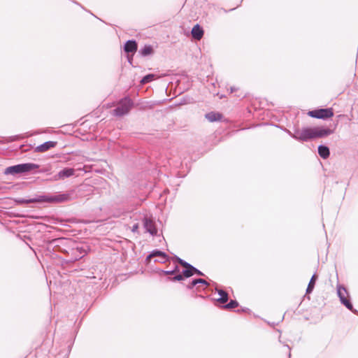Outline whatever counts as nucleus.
<instances>
[{
	"label": "nucleus",
	"instance_id": "obj_1",
	"mask_svg": "<svg viewBox=\"0 0 358 358\" xmlns=\"http://www.w3.org/2000/svg\"><path fill=\"white\" fill-rule=\"evenodd\" d=\"M333 133L334 130L323 126L303 127L296 129L292 137L298 141H308L328 136Z\"/></svg>",
	"mask_w": 358,
	"mask_h": 358
},
{
	"label": "nucleus",
	"instance_id": "obj_2",
	"mask_svg": "<svg viewBox=\"0 0 358 358\" xmlns=\"http://www.w3.org/2000/svg\"><path fill=\"white\" fill-rule=\"evenodd\" d=\"M71 199V196L69 194H57L55 195H43L39 196L37 198L29 199V200H23L22 203H63L68 201Z\"/></svg>",
	"mask_w": 358,
	"mask_h": 358
},
{
	"label": "nucleus",
	"instance_id": "obj_3",
	"mask_svg": "<svg viewBox=\"0 0 358 358\" xmlns=\"http://www.w3.org/2000/svg\"><path fill=\"white\" fill-rule=\"evenodd\" d=\"M39 167L38 165L33 163L21 164L15 166L8 167L5 170V174L15 175L17 173H22L29 172L32 170L36 169Z\"/></svg>",
	"mask_w": 358,
	"mask_h": 358
},
{
	"label": "nucleus",
	"instance_id": "obj_4",
	"mask_svg": "<svg viewBox=\"0 0 358 358\" xmlns=\"http://www.w3.org/2000/svg\"><path fill=\"white\" fill-rule=\"evenodd\" d=\"M308 116L322 120H327L334 116V109L332 108H319L308 112Z\"/></svg>",
	"mask_w": 358,
	"mask_h": 358
},
{
	"label": "nucleus",
	"instance_id": "obj_5",
	"mask_svg": "<svg viewBox=\"0 0 358 358\" xmlns=\"http://www.w3.org/2000/svg\"><path fill=\"white\" fill-rule=\"evenodd\" d=\"M132 106V101L129 98H124L122 99L119 106L114 110V115L117 116H122L127 114Z\"/></svg>",
	"mask_w": 358,
	"mask_h": 358
},
{
	"label": "nucleus",
	"instance_id": "obj_6",
	"mask_svg": "<svg viewBox=\"0 0 358 358\" xmlns=\"http://www.w3.org/2000/svg\"><path fill=\"white\" fill-rule=\"evenodd\" d=\"M337 292L341 303L349 310H352V305L348 299V293L346 289L344 287L339 285L337 289Z\"/></svg>",
	"mask_w": 358,
	"mask_h": 358
},
{
	"label": "nucleus",
	"instance_id": "obj_7",
	"mask_svg": "<svg viewBox=\"0 0 358 358\" xmlns=\"http://www.w3.org/2000/svg\"><path fill=\"white\" fill-rule=\"evenodd\" d=\"M75 173V169L72 168H64L58 172L56 175H55L52 178V180H63L67 178H69L73 176Z\"/></svg>",
	"mask_w": 358,
	"mask_h": 358
},
{
	"label": "nucleus",
	"instance_id": "obj_8",
	"mask_svg": "<svg viewBox=\"0 0 358 358\" xmlns=\"http://www.w3.org/2000/svg\"><path fill=\"white\" fill-rule=\"evenodd\" d=\"M176 260L181 266H182L185 268L182 272L184 277H191L194 274L196 271H197V269L196 268H194L189 264L187 263L186 262L183 261L182 259L177 258Z\"/></svg>",
	"mask_w": 358,
	"mask_h": 358
},
{
	"label": "nucleus",
	"instance_id": "obj_9",
	"mask_svg": "<svg viewBox=\"0 0 358 358\" xmlns=\"http://www.w3.org/2000/svg\"><path fill=\"white\" fill-rule=\"evenodd\" d=\"M144 227L152 235H156L157 233L155 222L151 218L145 217L144 219Z\"/></svg>",
	"mask_w": 358,
	"mask_h": 358
},
{
	"label": "nucleus",
	"instance_id": "obj_10",
	"mask_svg": "<svg viewBox=\"0 0 358 358\" xmlns=\"http://www.w3.org/2000/svg\"><path fill=\"white\" fill-rule=\"evenodd\" d=\"M152 257H159L158 262L161 263H164L169 259V257L167 255L159 250H154L152 251L148 257L147 260L150 259Z\"/></svg>",
	"mask_w": 358,
	"mask_h": 358
},
{
	"label": "nucleus",
	"instance_id": "obj_11",
	"mask_svg": "<svg viewBox=\"0 0 358 358\" xmlns=\"http://www.w3.org/2000/svg\"><path fill=\"white\" fill-rule=\"evenodd\" d=\"M57 145V143L55 141H47L38 146H37L35 149L36 152H45L48 151V150L55 147Z\"/></svg>",
	"mask_w": 358,
	"mask_h": 358
},
{
	"label": "nucleus",
	"instance_id": "obj_12",
	"mask_svg": "<svg viewBox=\"0 0 358 358\" xmlns=\"http://www.w3.org/2000/svg\"><path fill=\"white\" fill-rule=\"evenodd\" d=\"M215 293L217 294L218 297L216 299L217 301L221 304H224L228 301V294L221 289H215Z\"/></svg>",
	"mask_w": 358,
	"mask_h": 358
},
{
	"label": "nucleus",
	"instance_id": "obj_13",
	"mask_svg": "<svg viewBox=\"0 0 358 358\" xmlns=\"http://www.w3.org/2000/svg\"><path fill=\"white\" fill-rule=\"evenodd\" d=\"M192 35L194 39L199 41L203 36V30L199 24H196L192 29Z\"/></svg>",
	"mask_w": 358,
	"mask_h": 358
},
{
	"label": "nucleus",
	"instance_id": "obj_14",
	"mask_svg": "<svg viewBox=\"0 0 358 358\" xmlns=\"http://www.w3.org/2000/svg\"><path fill=\"white\" fill-rule=\"evenodd\" d=\"M198 284H199V286L203 289L208 286V283L205 280L199 278L192 280L188 285V288L192 289L193 287Z\"/></svg>",
	"mask_w": 358,
	"mask_h": 358
},
{
	"label": "nucleus",
	"instance_id": "obj_15",
	"mask_svg": "<svg viewBox=\"0 0 358 358\" xmlns=\"http://www.w3.org/2000/svg\"><path fill=\"white\" fill-rule=\"evenodd\" d=\"M137 50V43L134 41H128L124 45V50L127 52H135Z\"/></svg>",
	"mask_w": 358,
	"mask_h": 358
},
{
	"label": "nucleus",
	"instance_id": "obj_16",
	"mask_svg": "<svg viewBox=\"0 0 358 358\" xmlns=\"http://www.w3.org/2000/svg\"><path fill=\"white\" fill-rule=\"evenodd\" d=\"M206 117L210 121V122H215L221 120L222 115L219 113L216 112H210L206 115Z\"/></svg>",
	"mask_w": 358,
	"mask_h": 358
},
{
	"label": "nucleus",
	"instance_id": "obj_17",
	"mask_svg": "<svg viewBox=\"0 0 358 358\" xmlns=\"http://www.w3.org/2000/svg\"><path fill=\"white\" fill-rule=\"evenodd\" d=\"M318 153L323 159H327L329 156V150L327 146L320 145L318 147Z\"/></svg>",
	"mask_w": 358,
	"mask_h": 358
},
{
	"label": "nucleus",
	"instance_id": "obj_18",
	"mask_svg": "<svg viewBox=\"0 0 358 358\" xmlns=\"http://www.w3.org/2000/svg\"><path fill=\"white\" fill-rule=\"evenodd\" d=\"M316 279H317V275L315 274H314L312 276V278H311V279H310V280L309 282V284L308 285V287H307V289H306V292L307 293H310L313 290Z\"/></svg>",
	"mask_w": 358,
	"mask_h": 358
},
{
	"label": "nucleus",
	"instance_id": "obj_19",
	"mask_svg": "<svg viewBox=\"0 0 358 358\" xmlns=\"http://www.w3.org/2000/svg\"><path fill=\"white\" fill-rule=\"evenodd\" d=\"M153 52V49L150 45H145L141 50V53L143 56L151 55Z\"/></svg>",
	"mask_w": 358,
	"mask_h": 358
},
{
	"label": "nucleus",
	"instance_id": "obj_20",
	"mask_svg": "<svg viewBox=\"0 0 358 358\" xmlns=\"http://www.w3.org/2000/svg\"><path fill=\"white\" fill-rule=\"evenodd\" d=\"M157 76L155 74H148L143 78V79L141 81V84H146L148 83L155 79H156Z\"/></svg>",
	"mask_w": 358,
	"mask_h": 358
},
{
	"label": "nucleus",
	"instance_id": "obj_21",
	"mask_svg": "<svg viewBox=\"0 0 358 358\" xmlns=\"http://www.w3.org/2000/svg\"><path fill=\"white\" fill-rule=\"evenodd\" d=\"M238 306V303L236 301L231 300L229 301V303L224 305L222 307L224 309L231 310V309H234L235 308H237Z\"/></svg>",
	"mask_w": 358,
	"mask_h": 358
},
{
	"label": "nucleus",
	"instance_id": "obj_22",
	"mask_svg": "<svg viewBox=\"0 0 358 358\" xmlns=\"http://www.w3.org/2000/svg\"><path fill=\"white\" fill-rule=\"evenodd\" d=\"M178 266H176V268L173 271H161V273L164 275H171L177 271Z\"/></svg>",
	"mask_w": 358,
	"mask_h": 358
},
{
	"label": "nucleus",
	"instance_id": "obj_23",
	"mask_svg": "<svg viewBox=\"0 0 358 358\" xmlns=\"http://www.w3.org/2000/svg\"><path fill=\"white\" fill-rule=\"evenodd\" d=\"M183 276H184L183 274L182 275L178 274V275L174 276L173 278H171V280L173 281H176V280L180 281L183 279Z\"/></svg>",
	"mask_w": 358,
	"mask_h": 358
},
{
	"label": "nucleus",
	"instance_id": "obj_24",
	"mask_svg": "<svg viewBox=\"0 0 358 358\" xmlns=\"http://www.w3.org/2000/svg\"><path fill=\"white\" fill-rule=\"evenodd\" d=\"M138 229V225L136 224L133 226L132 231H137Z\"/></svg>",
	"mask_w": 358,
	"mask_h": 358
},
{
	"label": "nucleus",
	"instance_id": "obj_25",
	"mask_svg": "<svg viewBox=\"0 0 358 358\" xmlns=\"http://www.w3.org/2000/svg\"><path fill=\"white\" fill-rule=\"evenodd\" d=\"M195 273H196V274H198V275H203V273H202L201 271H199V270H197V271H196V272L194 273V274H195Z\"/></svg>",
	"mask_w": 358,
	"mask_h": 358
},
{
	"label": "nucleus",
	"instance_id": "obj_26",
	"mask_svg": "<svg viewBox=\"0 0 358 358\" xmlns=\"http://www.w3.org/2000/svg\"><path fill=\"white\" fill-rule=\"evenodd\" d=\"M235 90H236V89L232 88V87L231 88V92H234V91H235Z\"/></svg>",
	"mask_w": 358,
	"mask_h": 358
}]
</instances>
